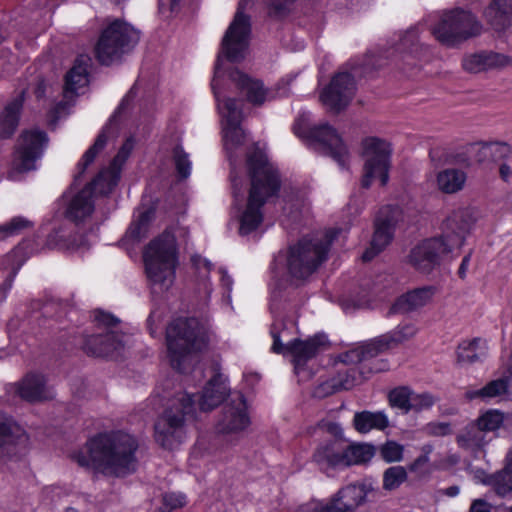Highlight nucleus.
<instances>
[{
	"label": "nucleus",
	"instance_id": "f257e3e1",
	"mask_svg": "<svg viewBox=\"0 0 512 512\" xmlns=\"http://www.w3.org/2000/svg\"><path fill=\"white\" fill-rule=\"evenodd\" d=\"M249 188L246 203L238 209V232L241 236L256 232L264 220V207L279 195L281 177L265 152L254 145L246 155Z\"/></svg>",
	"mask_w": 512,
	"mask_h": 512
},
{
	"label": "nucleus",
	"instance_id": "f03ea898",
	"mask_svg": "<svg viewBox=\"0 0 512 512\" xmlns=\"http://www.w3.org/2000/svg\"><path fill=\"white\" fill-rule=\"evenodd\" d=\"M136 438L123 431L101 433L90 439L85 448L72 455L81 467L114 477H125L137 469Z\"/></svg>",
	"mask_w": 512,
	"mask_h": 512
},
{
	"label": "nucleus",
	"instance_id": "7ed1b4c3",
	"mask_svg": "<svg viewBox=\"0 0 512 512\" xmlns=\"http://www.w3.org/2000/svg\"><path fill=\"white\" fill-rule=\"evenodd\" d=\"M145 273L151 292L161 295L175 280L177 247L174 235L168 231L148 243L143 251Z\"/></svg>",
	"mask_w": 512,
	"mask_h": 512
},
{
	"label": "nucleus",
	"instance_id": "20e7f679",
	"mask_svg": "<svg viewBox=\"0 0 512 512\" xmlns=\"http://www.w3.org/2000/svg\"><path fill=\"white\" fill-rule=\"evenodd\" d=\"M166 340L171 366L185 372L195 355L206 347L207 335L196 318H178L168 326Z\"/></svg>",
	"mask_w": 512,
	"mask_h": 512
},
{
	"label": "nucleus",
	"instance_id": "39448f33",
	"mask_svg": "<svg viewBox=\"0 0 512 512\" xmlns=\"http://www.w3.org/2000/svg\"><path fill=\"white\" fill-rule=\"evenodd\" d=\"M340 231L331 229L323 235L303 237L290 247L287 268L291 277L304 280L312 275L326 261L329 248Z\"/></svg>",
	"mask_w": 512,
	"mask_h": 512
},
{
	"label": "nucleus",
	"instance_id": "423d86ee",
	"mask_svg": "<svg viewBox=\"0 0 512 512\" xmlns=\"http://www.w3.org/2000/svg\"><path fill=\"white\" fill-rule=\"evenodd\" d=\"M381 495L377 482L363 479L341 488L328 501H313L299 507L296 512H355L368 501H375Z\"/></svg>",
	"mask_w": 512,
	"mask_h": 512
},
{
	"label": "nucleus",
	"instance_id": "0eeeda50",
	"mask_svg": "<svg viewBox=\"0 0 512 512\" xmlns=\"http://www.w3.org/2000/svg\"><path fill=\"white\" fill-rule=\"evenodd\" d=\"M192 395L181 392L173 399L171 406L165 410L154 425L155 439L162 447L173 449L185 437V416L195 412Z\"/></svg>",
	"mask_w": 512,
	"mask_h": 512
},
{
	"label": "nucleus",
	"instance_id": "6e6552de",
	"mask_svg": "<svg viewBox=\"0 0 512 512\" xmlns=\"http://www.w3.org/2000/svg\"><path fill=\"white\" fill-rule=\"evenodd\" d=\"M140 39L139 31L129 23L115 20L100 35L95 47L96 58L101 64L109 65L129 53Z\"/></svg>",
	"mask_w": 512,
	"mask_h": 512
},
{
	"label": "nucleus",
	"instance_id": "1a4fd4ad",
	"mask_svg": "<svg viewBox=\"0 0 512 512\" xmlns=\"http://www.w3.org/2000/svg\"><path fill=\"white\" fill-rule=\"evenodd\" d=\"M222 55L218 56L215 65V74L211 82L214 96L217 100V107L222 118V133L224 146L229 153V159L232 162V151L243 144L244 131L240 123L242 120V102L234 98H220L218 91V78L221 76Z\"/></svg>",
	"mask_w": 512,
	"mask_h": 512
},
{
	"label": "nucleus",
	"instance_id": "9d476101",
	"mask_svg": "<svg viewBox=\"0 0 512 512\" xmlns=\"http://www.w3.org/2000/svg\"><path fill=\"white\" fill-rule=\"evenodd\" d=\"M482 26L468 11L454 9L444 12L432 33L446 46H454L481 33Z\"/></svg>",
	"mask_w": 512,
	"mask_h": 512
},
{
	"label": "nucleus",
	"instance_id": "9b49d317",
	"mask_svg": "<svg viewBox=\"0 0 512 512\" xmlns=\"http://www.w3.org/2000/svg\"><path fill=\"white\" fill-rule=\"evenodd\" d=\"M293 130L300 137L307 138L311 144L330 155L341 168H346L349 152L337 131L328 123L318 126L306 127L303 120H298Z\"/></svg>",
	"mask_w": 512,
	"mask_h": 512
},
{
	"label": "nucleus",
	"instance_id": "f8f14e48",
	"mask_svg": "<svg viewBox=\"0 0 512 512\" xmlns=\"http://www.w3.org/2000/svg\"><path fill=\"white\" fill-rule=\"evenodd\" d=\"M363 155L365 164L361 186L369 188L376 178L380 179L381 185H386L389 179L390 144L376 137L367 138L363 142Z\"/></svg>",
	"mask_w": 512,
	"mask_h": 512
},
{
	"label": "nucleus",
	"instance_id": "ddd939ff",
	"mask_svg": "<svg viewBox=\"0 0 512 512\" xmlns=\"http://www.w3.org/2000/svg\"><path fill=\"white\" fill-rule=\"evenodd\" d=\"M249 0H240L237 12L229 25L221 44V53L231 62H240L245 58L250 38V19L244 14Z\"/></svg>",
	"mask_w": 512,
	"mask_h": 512
},
{
	"label": "nucleus",
	"instance_id": "4468645a",
	"mask_svg": "<svg viewBox=\"0 0 512 512\" xmlns=\"http://www.w3.org/2000/svg\"><path fill=\"white\" fill-rule=\"evenodd\" d=\"M402 220L403 211L398 205H387L379 210L370 247L362 255L363 261L372 260L392 241L395 228Z\"/></svg>",
	"mask_w": 512,
	"mask_h": 512
},
{
	"label": "nucleus",
	"instance_id": "2eb2a0df",
	"mask_svg": "<svg viewBox=\"0 0 512 512\" xmlns=\"http://www.w3.org/2000/svg\"><path fill=\"white\" fill-rule=\"evenodd\" d=\"M48 142L45 132L30 130L24 132L18 142L13 160V171L10 176L14 177L15 172H27L36 168L35 162L41 157L44 147Z\"/></svg>",
	"mask_w": 512,
	"mask_h": 512
},
{
	"label": "nucleus",
	"instance_id": "dca6fc26",
	"mask_svg": "<svg viewBox=\"0 0 512 512\" xmlns=\"http://www.w3.org/2000/svg\"><path fill=\"white\" fill-rule=\"evenodd\" d=\"M250 425L246 400L241 393H235L223 406L215 429L218 434L236 436Z\"/></svg>",
	"mask_w": 512,
	"mask_h": 512
},
{
	"label": "nucleus",
	"instance_id": "f3484780",
	"mask_svg": "<svg viewBox=\"0 0 512 512\" xmlns=\"http://www.w3.org/2000/svg\"><path fill=\"white\" fill-rule=\"evenodd\" d=\"M357 75L356 68H353L351 72L336 74L321 94L322 103L335 112L346 108L355 95V77Z\"/></svg>",
	"mask_w": 512,
	"mask_h": 512
},
{
	"label": "nucleus",
	"instance_id": "a211bd4d",
	"mask_svg": "<svg viewBox=\"0 0 512 512\" xmlns=\"http://www.w3.org/2000/svg\"><path fill=\"white\" fill-rule=\"evenodd\" d=\"M452 252L442 238L426 239L410 251L409 263L419 272L427 274Z\"/></svg>",
	"mask_w": 512,
	"mask_h": 512
},
{
	"label": "nucleus",
	"instance_id": "6ab92c4d",
	"mask_svg": "<svg viewBox=\"0 0 512 512\" xmlns=\"http://www.w3.org/2000/svg\"><path fill=\"white\" fill-rule=\"evenodd\" d=\"M475 219L468 208L454 210L444 221L442 235L439 238L452 250L460 248L469 233Z\"/></svg>",
	"mask_w": 512,
	"mask_h": 512
},
{
	"label": "nucleus",
	"instance_id": "aec40b11",
	"mask_svg": "<svg viewBox=\"0 0 512 512\" xmlns=\"http://www.w3.org/2000/svg\"><path fill=\"white\" fill-rule=\"evenodd\" d=\"M489 143H471L464 147V151L457 154H449L442 149H433L430 152L432 162L436 166L444 164H458L469 166L472 160L478 163L490 162Z\"/></svg>",
	"mask_w": 512,
	"mask_h": 512
},
{
	"label": "nucleus",
	"instance_id": "412c9836",
	"mask_svg": "<svg viewBox=\"0 0 512 512\" xmlns=\"http://www.w3.org/2000/svg\"><path fill=\"white\" fill-rule=\"evenodd\" d=\"M91 65V58L89 55H79L73 67L66 74L65 86H64V103H59L56 106L55 112L60 113V110L64 109V105L67 102L73 100L78 94V91L84 88L88 84V68Z\"/></svg>",
	"mask_w": 512,
	"mask_h": 512
},
{
	"label": "nucleus",
	"instance_id": "4be33fe9",
	"mask_svg": "<svg viewBox=\"0 0 512 512\" xmlns=\"http://www.w3.org/2000/svg\"><path fill=\"white\" fill-rule=\"evenodd\" d=\"M14 393L30 403L42 402L53 398L45 377L39 373H28L19 382L11 386Z\"/></svg>",
	"mask_w": 512,
	"mask_h": 512
},
{
	"label": "nucleus",
	"instance_id": "5701e85b",
	"mask_svg": "<svg viewBox=\"0 0 512 512\" xmlns=\"http://www.w3.org/2000/svg\"><path fill=\"white\" fill-rule=\"evenodd\" d=\"M26 440L25 430L12 417L0 411V457L12 458L17 446Z\"/></svg>",
	"mask_w": 512,
	"mask_h": 512
},
{
	"label": "nucleus",
	"instance_id": "b1692460",
	"mask_svg": "<svg viewBox=\"0 0 512 512\" xmlns=\"http://www.w3.org/2000/svg\"><path fill=\"white\" fill-rule=\"evenodd\" d=\"M462 66L471 73L503 70L512 67V56L494 51H482L465 56Z\"/></svg>",
	"mask_w": 512,
	"mask_h": 512
},
{
	"label": "nucleus",
	"instance_id": "393cba45",
	"mask_svg": "<svg viewBox=\"0 0 512 512\" xmlns=\"http://www.w3.org/2000/svg\"><path fill=\"white\" fill-rule=\"evenodd\" d=\"M228 393L229 388L226 384V378L217 373L208 381L197 401L194 399V394H192V399L201 411L207 412L220 405ZM189 394L191 395V393Z\"/></svg>",
	"mask_w": 512,
	"mask_h": 512
},
{
	"label": "nucleus",
	"instance_id": "a878e982",
	"mask_svg": "<svg viewBox=\"0 0 512 512\" xmlns=\"http://www.w3.org/2000/svg\"><path fill=\"white\" fill-rule=\"evenodd\" d=\"M229 78L246 95L247 101L253 105H262L265 101L271 99L269 91L264 88L260 80L252 79L238 69L231 70Z\"/></svg>",
	"mask_w": 512,
	"mask_h": 512
},
{
	"label": "nucleus",
	"instance_id": "bb28decb",
	"mask_svg": "<svg viewBox=\"0 0 512 512\" xmlns=\"http://www.w3.org/2000/svg\"><path fill=\"white\" fill-rule=\"evenodd\" d=\"M326 344V338L323 335H316L305 341L295 339L286 345L287 352L293 357L295 370L298 371L301 366L315 357L317 353Z\"/></svg>",
	"mask_w": 512,
	"mask_h": 512
},
{
	"label": "nucleus",
	"instance_id": "cd10ccee",
	"mask_svg": "<svg viewBox=\"0 0 512 512\" xmlns=\"http://www.w3.org/2000/svg\"><path fill=\"white\" fill-rule=\"evenodd\" d=\"M344 441L331 439L324 441L315 449L313 461L321 470L343 466Z\"/></svg>",
	"mask_w": 512,
	"mask_h": 512
},
{
	"label": "nucleus",
	"instance_id": "c85d7f7f",
	"mask_svg": "<svg viewBox=\"0 0 512 512\" xmlns=\"http://www.w3.org/2000/svg\"><path fill=\"white\" fill-rule=\"evenodd\" d=\"M492 440L493 436H488L476 420L464 426L456 437L459 447L475 454L484 452Z\"/></svg>",
	"mask_w": 512,
	"mask_h": 512
},
{
	"label": "nucleus",
	"instance_id": "c756f323",
	"mask_svg": "<svg viewBox=\"0 0 512 512\" xmlns=\"http://www.w3.org/2000/svg\"><path fill=\"white\" fill-rule=\"evenodd\" d=\"M122 346V336L114 331H107L105 334L87 337L84 350L93 356L108 357L119 351Z\"/></svg>",
	"mask_w": 512,
	"mask_h": 512
},
{
	"label": "nucleus",
	"instance_id": "7c9ffc66",
	"mask_svg": "<svg viewBox=\"0 0 512 512\" xmlns=\"http://www.w3.org/2000/svg\"><path fill=\"white\" fill-rule=\"evenodd\" d=\"M433 287H422L414 289L397 299V301L390 308L391 314L393 313H410L413 312L427 303H429L434 295Z\"/></svg>",
	"mask_w": 512,
	"mask_h": 512
},
{
	"label": "nucleus",
	"instance_id": "2f4dec72",
	"mask_svg": "<svg viewBox=\"0 0 512 512\" xmlns=\"http://www.w3.org/2000/svg\"><path fill=\"white\" fill-rule=\"evenodd\" d=\"M381 353L382 352L376 341V338H374L356 348L341 353L338 356V359L341 363L346 365L361 364L360 368H363L365 371L364 363L377 357Z\"/></svg>",
	"mask_w": 512,
	"mask_h": 512
},
{
	"label": "nucleus",
	"instance_id": "473e14b6",
	"mask_svg": "<svg viewBox=\"0 0 512 512\" xmlns=\"http://www.w3.org/2000/svg\"><path fill=\"white\" fill-rule=\"evenodd\" d=\"M485 17L495 30H505L512 21V0H492Z\"/></svg>",
	"mask_w": 512,
	"mask_h": 512
},
{
	"label": "nucleus",
	"instance_id": "72a5a7b5",
	"mask_svg": "<svg viewBox=\"0 0 512 512\" xmlns=\"http://www.w3.org/2000/svg\"><path fill=\"white\" fill-rule=\"evenodd\" d=\"M387 364L384 361H379L370 367L368 371H364L363 368H349L343 372H339L334 376L335 382L338 385V389L349 390L354 386L362 383L367 378V373L380 372L386 369Z\"/></svg>",
	"mask_w": 512,
	"mask_h": 512
},
{
	"label": "nucleus",
	"instance_id": "f704fd0d",
	"mask_svg": "<svg viewBox=\"0 0 512 512\" xmlns=\"http://www.w3.org/2000/svg\"><path fill=\"white\" fill-rule=\"evenodd\" d=\"M23 95L24 92H21L20 95L5 106L0 114V136L2 138L10 137L18 126L19 115L23 105Z\"/></svg>",
	"mask_w": 512,
	"mask_h": 512
},
{
	"label": "nucleus",
	"instance_id": "c9c22d12",
	"mask_svg": "<svg viewBox=\"0 0 512 512\" xmlns=\"http://www.w3.org/2000/svg\"><path fill=\"white\" fill-rule=\"evenodd\" d=\"M467 175L463 170L447 168L436 175L438 189L445 194H454L461 191L466 183Z\"/></svg>",
	"mask_w": 512,
	"mask_h": 512
},
{
	"label": "nucleus",
	"instance_id": "e433bc0d",
	"mask_svg": "<svg viewBox=\"0 0 512 512\" xmlns=\"http://www.w3.org/2000/svg\"><path fill=\"white\" fill-rule=\"evenodd\" d=\"M91 189L85 187L70 202L67 217L73 221H81L90 216L94 210Z\"/></svg>",
	"mask_w": 512,
	"mask_h": 512
},
{
	"label": "nucleus",
	"instance_id": "4c0bfd02",
	"mask_svg": "<svg viewBox=\"0 0 512 512\" xmlns=\"http://www.w3.org/2000/svg\"><path fill=\"white\" fill-rule=\"evenodd\" d=\"M486 357V346L479 338L463 341L457 348V363L470 365L482 361Z\"/></svg>",
	"mask_w": 512,
	"mask_h": 512
},
{
	"label": "nucleus",
	"instance_id": "58836bf2",
	"mask_svg": "<svg viewBox=\"0 0 512 512\" xmlns=\"http://www.w3.org/2000/svg\"><path fill=\"white\" fill-rule=\"evenodd\" d=\"M353 424L357 431L367 433L372 429H385L389 425V420L381 411H362L354 415Z\"/></svg>",
	"mask_w": 512,
	"mask_h": 512
},
{
	"label": "nucleus",
	"instance_id": "ea45409f",
	"mask_svg": "<svg viewBox=\"0 0 512 512\" xmlns=\"http://www.w3.org/2000/svg\"><path fill=\"white\" fill-rule=\"evenodd\" d=\"M375 455L374 446L366 443H344L343 466L360 465L370 461Z\"/></svg>",
	"mask_w": 512,
	"mask_h": 512
},
{
	"label": "nucleus",
	"instance_id": "a19ab883",
	"mask_svg": "<svg viewBox=\"0 0 512 512\" xmlns=\"http://www.w3.org/2000/svg\"><path fill=\"white\" fill-rule=\"evenodd\" d=\"M416 333L417 329L414 325L405 324L398 326L392 332L376 337V341L381 349V352L383 353L384 351L414 337Z\"/></svg>",
	"mask_w": 512,
	"mask_h": 512
},
{
	"label": "nucleus",
	"instance_id": "79ce46f5",
	"mask_svg": "<svg viewBox=\"0 0 512 512\" xmlns=\"http://www.w3.org/2000/svg\"><path fill=\"white\" fill-rule=\"evenodd\" d=\"M120 178V170L111 166L109 169L102 170L97 177L86 187L91 189V193L101 195L108 194L117 185Z\"/></svg>",
	"mask_w": 512,
	"mask_h": 512
},
{
	"label": "nucleus",
	"instance_id": "37998d69",
	"mask_svg": "<svg viewBox=\"0 0 512 512\" xmlns=\"http://www.w3.org/2000/svg\"><path fill=\"white\" fill-rule=\"evenodd\" d=\"M505 414L497 409H488L481 413L475 420L481 426L488 436H493V439L498 436L499 429L503 426L505 421Z\"/></svg>",
	"mask_w": 512,
	"mask_h": 512
},
{
	"label": "nucleus",
	"instance_id": "c03bdc74",
	"mask_svg": "<svg viewBox=\"0 0 512 512\" xmlns=\"http://www.w3.org/2000/svg\"><path fill=\"white\" fill-rule=\"evenodd\" d=\"M109 131L110 126L106 125L102 129L100 134L97 136L94 144L85 152V154L82 157V160L79 162L77 166L78 172L75 176V180H77L84 173L86 168L94 161L98 153L104 149V147L107 144Z\"/></svg>",
	"mask_w": 512,
	"mask_h": 512
},
{
	"label": "nucleus",
	"instance_id": "a18cd8bd",
	"mask_svg": "<svg viewBox=\"0 0 512 512\" xmlns=\"http://www.w3.org/2000/svg\"><path fill=\"white\" fill-rule=\"evenodd\" d=\"M489 483L500 496H506L512 492V470L508 461L501 471L490 476Z\"/></svg>",
	"mask_w": 512,
	"mask_h": 512
},
{
	"label": "nucleus",
	"instance_id": "49530a36",
	"mask_svg": "<svg viewBox=\"0 0 512 512\" xmlns=\"http://www.w3.org/2000/svg\"><path fill=\"white\" fill-rule=\"evenodd\" d=\"M508 390V381L507 379H496L488 384H486L483 388L473 391L469 393L470 398H482V399H490L494 397L501 396L505 394Z\"/></svg>",
	"mask_w": 512,
	"mask_h": 512
},
{
	"label": "nucleus",
	"instance_id": "de8ad7c7",
	"mask_svg": "<svg viewBox=\"0 0 512 512\" xmlns=\"http://www.w3.org/2000/svg\"><path fill=\"white\" fill-rule=\"evenodd\" d=\"M153 217L154 211L152 209L141 212L138 219L130 225L127 231L129 237L137 240L145 237Z\"/></svg>",
	"mask_w": 512,
	"mask_h": 512
},
{
	"label": "nucleus",
	"instance_id": "09e8293b",
	"mask_svg": "<svg viewBox=\"0 0 512 512\" xmlns=\"http://www.w3.org/2000/svg\"><path fill=\"white\" fill-rule=\"evenodd\" d=\"M413 391L406 386L397 387L389 393V403L392 407H396L405 413L410 411L411 397Z\"/></svg>",
	"mask_w": 512,
	"mask_h": 512
},
{
	"label": "nucleus",
	"instance_id": "8fccbe9b",
	"mask_svg": "<svg viewBox=\"0 0 512 512\" xmlns=\"http://www.w3.org/2000/svg\"><path fill=\"white\" fill-rule=\"evenodd\" d=\"M31 226L32 223L28 219L21 216L14 217L9 222L0 225V241L18 235L23 230L28 229Z\"/></svg>",
	"mask_w": 512,
	"mask_h": 512
},
{
	"label": "nucleus",
	"instance_id": "3c124183",
	"mask_svg": "<svg viewBox=\"0 0 512 512\" xmlns=\"http://www.w3.org/2000/svg\"><path fill=\"white\" fill-rule=\"evenodd\" d=\"M407 479V472L402 466H393L388 468L383 475V488L385 490H394L398 488Z\"/></svg>",
	"mask_w": 512,
	"mask_h": 512
},
{
	"label": "nucleus",
	"instance_id": "603ef678",
	"mask_svg": "<svg viewBox=\"0 0 512 512\" xmlns=\"http://www.w3.org/2000/svg\"><path fill=\"white\" fill-rule=\"evenodd\" d=\"M173 159L176 171L180 178L186 179L191 173V161L189 155L181 146H176L173 150Z\"/></svg>",
	"mask_w": 512,
	"mask_h": 512
},
{
	"label": "nucleus",
	"instance_id": "864d4df0",
	"mask_svg": "<svg viewBox=\"0 0 512 512\" xmlns=\"http://www.w3.org/2000/svg\"><path fill=\"white\" fill-rule=\"evenodd\" d=\"M410 401V411L420 412L431 408L435 404L436 398L428 392L419 394L413 392Z\"/></svg>",
	"mask_w": 512,
	"mask_h": 512
},
{
	"label": "nucleus",
	"instance_id": "5fc2aeb1",
	"mask_svg": "<svg viewBox=\"0 0 512 512\" xmlns=\"http://www.w3.org/2000/svg\"><path fill=\"white\" fill-rule=\"evenodd\" d=\"M381 455L387 462L400 461L403 455V447L394 441H388L382 446Z\"/></svg>",
	"mask_w": 512,
	"mask_h": 512
},
{
	"label": "nucleus",
	"instance_id": "6e6d98bb",
	"mask_svg": "<svg viewBox=\"0 0 512 512\" xmlns=\"http://www.w3.org/2000/svg\"><path fill=\"white\" fill-rule=\"evenodd\" d=\"M490 151V162H498L504 158H506L510 152V146L506 143H500V142H492L489 143Z\"/></svg>",
	"mask_w": 512,
	"mask_h": 512
},
{
	"label": "nucleus",
	"instance_id": "4d7b16f0",
	"mask_svg": "<svg viewBox=\"0 0 512 512\" xmlns=\"http://www.w3.org/2000/svg\"><path fill=\"white\" fill-rule=\"evenodd\" d=\"M132 149H133V142L130 139H128L122 145V147L118 151L117 155L114 157V159H113V161L111 163V166H113V167H115V168L120 170L121 166L126 161L128 156L130 155Z\"/></svg>",
	"mask_w": 512,
	"mask_h": 512
},
{
	"label": "nucleus",
	"instance_id": "13d9d810",
	"mask_svg": "<svg viewBox=\"0 0 512 512\" xmlns=\"http://www.w3.org/2000/svg\"><path fill=\"white\" fill-rule=\"evenodd\" d=\"M340 391L338 389V385L337 383L335 382V379L334 377L324 381V382H321L316 388H315V395L317 397H326L328 395H331L333 393H336Z\"/></svg>",
	"mask_w": 512,
	"mask_h": 512
},
{
	"label": "nucleus",
	"instance_id": "bf43d9fd",
	"mask_svg": "<svg viewBox=\"0 0 512 512\" xmlns=\"http://www.w3.org/2000/svg\"><path fill=\"white\" fill-rule=\"evenodd\" d=\"M186 503L185 496L177 493H166L163 496V504L169 508V510H174L184 506Z\"/></svg>",
	"mask_w": 512,
	"mask_h": 512
},
{
	"label": "nucleus",
	"instance_id": "052dcab7",
	"mask_svg": "<svg viewBox=\"0 0 512 512\" xmlns=\"http://www.w3.org/2000/svg\"><path fill=\"white\" fill-rule=\"evenodd\" d=\"M15 258H16V253L8 254L5 258V262H7L8 264H12L11 268L8 270V272L5 276L4 282L2 283V286L5 291L10 289V287L12 285L13 278L15 277L16 272L19 268V266L16 267L13 264Z\"/></svg>",
	"mask_w": 512,
	"mask_h": 512
},
{
	"label": "nucleus",
	"instance_id": "680f3d73",
	"mask_svg": "<svg viewBox=\"0 0 512 512\" xmlns=\"http://www.w3.org/2000/svg\"><path fill=\"white\" fill-rule=\"evenodd\" d=\"M295 0H271L270 10L275 16L285 15Z\"/></svg>",
	"mask_w": 512,
	"mask_h": 512
},
{
	"label": "nucleus",
	"instance_id": "e2e57ef3",
	"mask_svg": "<svg viewBox=\"0 0 512 512\" xmlns=\"http://www.w3.org/2000/svg\"><path fill=\"white\" fill-rule=\"evenodd\" d=\"M418 33L416 29H411L406 32L405 36L401 40V46L403 48H409L411 53L417 52Z\"/></svg>",
	"mask_w": 512,
	"mask_h": 512
},
{
	"label": "nucleus",
	"instance_id": "0e129e2a",
	"mask_svg": "<svg viewBox=\"0 0 512 512\" xmlns=\"http://www.w3.org/2000/svg\"><path fill=\"white\" fill-rule=\"evenodd\" d=\"M95 321L99 324L104 325L106 327H114L118 323V319L113 315L105 313L103 311H95L94 314Z\"/></svg>",
	"mask_w": 512,
	"mask_h": 512
},
{
	"label": "nucleus",
	"instance_id": "69168bd1",
	"mask_svg": "<svg viewBox=\"0 0 512 512\" xmlns=\"http://www.w3.org/2000/svg\"><path fill=\"white\" fill-rule=\"evenodd\" d=\"M271 334L273 337L272 351L275 353H283V354L288 353L286 346H284L280 341L279 332L277 330L276 324H274L272 326Z\"/></svg>",
	"mask_w": 512,
	"mask_h": 512
},
{
	"label": "nucleus",
	"instance_id": "338daca9",
	"mask_svg": "<svg viewBox=\"0 0 512 512\" xmlns=\"http://www.w3.org/2000/svg\"><path fill=\"white\" fill-rule=\"evenodd\" d=\"M191 260L193 265L199 271L200 274L202 273V270H204L205 273L203 274V276H205V274L210 271L211 263L207 259L199 255H195L191 258Z\"/></svg>",
	"mask_w": 512,
	"mask_h": 512
},
{
	"label": "nucleus",
	"instance_id": "774afa93",
	"mask_svg": "<svg viewBox=\"0 0 512 512\" xmlns=\"http://www.w3.org/2000/svg\"><path fill=\"white\" fill-rule=\"evenodd\" d=\"M469 512H491V505L483 499H476L472 502Z\"/></svg>",
	"mask_w": 512,
	"mask_h": 512
}]
</instances>
